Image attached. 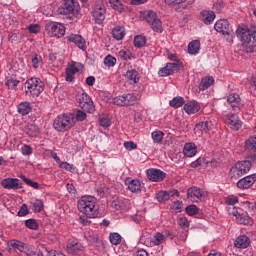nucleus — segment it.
I'll use <instances>...</instances> for the list:
<instances>
[{
  "label": "nucleus",
  "instance_id": "obj_1",
  "mask_svg": "<svg viewBox=\"0 0 256 256\" xmlns=\"http://www.w3.org/2000/svg\"><path fill=\"white\" fill-rule=\"evenodd\" d=\"M78 211L84 213V216L79 217L82 225H91L89 219H95L99 215V206H97L93 197H84L78 201Z\"/></svg>",
  "mask_w": 256,
  "mask_h": 256
},
{
  "label": "nucleus",
  "instance_id": "obj_2",
  "mask_svg": "<svg viewBox=\"0 0 256 256\" xmlns=\"http://www.w3.org/2000/svg\"><path fill=\"white\" fill-rule=\"evenodd\" d=\"M237 37L240 38L242 46L245 47L247 53H253L256 47V26L246 29L238 27L236 30Z\"/></svg>",
  "mask_w": 256,
  "mask_h": 256
},
{
  "label": "nucleus",
  "instance_id": "obj_3",
  "mask_svg": "<svg viewBox=\"0 0 256 256\" xmlns=\"http://www.w3.org/2000/svg\"><path fill=\"white\" fill-rule=\"evenodd\" d=\"M252 165L253 164L251 163V160H243L237 162L234 166L230 168L229 175L231 179L237 181V179H240V177H243V175H247V173L251 171Z\"/></svg>",
  "mask_w": 256,
  "mask_h": 256
},
{
  "label": "nucleus",
  "instance_id": "obj_4",
  "mask_svg": "<svg viewBox=\"0 0 256 256\" xmlns=\"http://www.w3.org/2000/svg\"><path fill=\"white\" fill-rule=\"evenodd\" d=\"M74 125H75V118H73V114L59 115L54 120V123H53L54 129L61 133H65V131H69V129H71V127H73Z\"/></svg>",
  "mask_w": 256,
  "mask_h": 256
},
{
  "label": "nucleus",
  "instance_id": "obj_5",
  "mask_svg": "<svg viewBox=\"0 0 256 256\" xmlns=\"http://www.w3.org/2000/svg\"><path fill=\"white\" fill-rule=\"evenodd\" d=\"M214 29L217 31V33H222V35H225L227 37L226 41H228V43H233V35H235V32L233 31V26H231L229 20H218L214 25Z\"/></svg>",
  "mask_w": 256,
  "mask_h": 256
},
{
  "label": "nucleus",
  "instance_id": "obj_6",
  "mask_svg": "<svg viewBox=\"0 0 256 256\" xmlns=\"http://www.w3.org/2000/svg\"><path fill=\"white\" fill-rule=\"evenodd\" d=\"M25 85H27L26 94L32 95V97H39L43 91H45L44 83L39 78H30L26 81Z\"/></svg>",
  "mask_w": 256,
  "mask_h": 256
},
{
  "label": "nucleus",
  "instance_id": "obj_7",
  "mask_svg": "<svg viewBox=\"0 0 256 256\" xmlns=\"http://www.w3.org/2000/svg\"><path fill=\"white\" fill-rule=\"evenodd\" d=\"M77 103H79V107L82 111H86V113H95V104H93V100L89 95L85 93L78 95Z\"/></svg>",
  "mask_w": 256,
  "mask_h": 256
},
{
  "label": "nucleus",
  "instance_id": "obj_8",
  "mask_svg": "<svg viewBox=\"0 0 256 256\" xmlns=\"http://www.w3.org/2000/svg\"><path fill=\"white\" fill-rule=\"evenodd\" d=\"M79 2L77 0H63L61 7L59 8L60 15H73V13H79Z\"/></svg>",
  "mask_w": 256,
  "mask_h": 256
},
{
  "label": "nucleus",
  "instance_id": "obj_9",
  "mask_svg": "<svg viewBox=\"0 0 256 256\" xmlns=\"http://www.w3.org/2000/svg\"><path fill=\"white\" fill-rule=\"evenodd\" d=\"M45 31H47L49 37H57V39L65 35V26L61 23L51 22L46 24Z\"/></svg>",
  "mask_w": 256,
  "mask_h": 256
},
{
  "label": "nucleus",
  "instance_id": "obj_10",
  "mask_svg": "<svg viewBox=\"0 0 256 256\" xmlns=\"http://www.w3.org/2000/svg\"><path fill=\"white\" fill-rule=\"evenodd\" d=\"M147 178L149 181L159 183L167 177V174L159 169L151 168L146 171Z\"/></svg>",
  "mask_w": 256,
  "mask_h": 256
},
{
  "label": "nucleus",
  "instance_id": "obj_11",
  "mask_svg": "<svg viewBox=\"0 0 256 256\" xmlns=\"http://www.w3.org/2000/svg\"><path fill=\"white\" fill-rule=\"evenodd\" d=\"M3 189H23V182L19 178H6L1 181Z\"/></svg>",
  "mask_w": 256,
  "mask_h": 256
},
{
  "label": "nucleus",
  "instance_id": "obj_12",
  "mask_svg": "<svg viewBox=\"0 0 256 256\" xmlns=\"http://www.w3.org/2000/svg\"><path fill=\"white\" fill-rule=\"evenodd\" d=\"M175 195L179 197V190L160 191L156 194V199L159 203H165V201H169Z\"/></svg>",
  "mask_w": 256,
  "mask_h": 256
},
{
  "label": "nucleus",
  "instance_id": "obj_13",
  "mask_svg": "<svg viewBox=\"0 0 256 256\" xmlns=\"http://www.w3.org/2000/svg\"><path fill=\"white\" fill-rule=\"evenodd\" d=\"M105 13H106L105 6L95 7L94 11L92 12V15L97 25H103V22L105 21Z\"/></svg>",
  "mask_w": 256,
  "mask_h": 256
},
{
  "label": "nucleus",
  "instance_id": "obj_14",
  "mask_svg": "<svg viewBox=\"0 0 256 256\" xmlns=\"http://www.w3.org/2000/svg\"><path fill=\"white\" fill-rule=\"evenodd\" d=\"M256 181V174H252L240 179L237 182L238 189H249Z\"/></svg>",
  "mask_w": 256,
  "mask_h": 256
},
{
  "label": "nucleus",
  "instance_id": "obj_15",
  "mask_svg": "<svg viewBox=\"0 0 256 256\" xmlns=\"http://www.w3.org/2000/svg\"><path fill=\"white\" fill-rule=\"evenodd\" d=\"M68 41H70V43H74V45H77L78 49H82V51H85V49H87L85 39L81 35L71 34L68 37Z\"/></svg>",
  "mask_w": 256,
  "mask_h": 256
},
{
  "label": "nucleus",
  "instance_id": "obj_16",
  "mask_svg": "<svg viewBox=\"0 0 256 256\" xmlns=\"http://www.w3.org/2000/svg\"><path fill=\"white\" fill-rule=\"evenodd\" d=\"M209 129H211V123L209 121L200 122L195 125L194 133L198 137H201L202 134L209 133Z\"/></svg>",
  "mask_w": 256,
  "mask_h": 256
},
{
  "label": "nucleus",
  "instance_id": "obj_17",
  "mask_svg": "<svg viewBox=\"0 0 256 256\" xmlns=\"http://www.w3.org/2000/svg\"><path fill=\"white\" fill-rule=\"evenodd\" d=\"M233 215H234V217H236V219L238 220V223H240V225H250L251 226L255 223L253 221V218H251L247 214H241L237 210L233 212Z\"/></svg>",
  "mask_w": 256,
  "mask_h": 256
},
{
  "label": "nucleus",
  "instance_id": "obj_18",
  "mask_svg": "<svg viewBox=\"0 0 256 256\" xmlns=\"http://www.w3.org/2000/svg\"><path fill=\"white\" fill-rule=\"evenodd\" d=\"M249 245H251V240L247 235L238 236L234 242V247H237V249H247Z\"/></svg>",
  "mask_w": 256,
  "mask_h": 256
},
{
  "label": "nucleus",
  "instance_id": "obj_19",
  "mask_svg": "<svg viewBox=\"0 0 256 256\" xmlns=\"http://www.w3.org/2000/svg\"><path fill=\"white\" fill-rule=\"evenodd\" d=\"M125 185H127L129 191H131L132 193H137L141 191V182L137 179L127 178L125 180Z\"/></svg>",
  "mask_w": 256,
  "mask_h": 256
},
{
  "label": "nucleus",
  "instance_id": "obj_20",
  "mask_svg": "<svg viewBox=\"0 0 256 256\" xmlns=\"http://www.w3.org/2000/svg\"><path fill=\"white\" fill-rule=\"evenodd\" d=\"M227 103L231 105L232 109L234 111H237V109H241V98L239 97V94H231L227 98Z\"/></svg>",
  "mask_w": 256,
  "mask_h": 256
},
{
  "label": "nucleus",
  "instance_id": "obj_21",
  "mask_svg": "<svg viewBox=\"0 0 256 256\" xmlns=\"http://www.w3.org/2000/svg\"><path fill=\"white\" fill-rule=\"evenodd\" d=\"M200 15L202 16V21L205 25H211L215 21V12L211 10H203Z\"/></svg>",
  "mask_w": 256,
  "mask_h": 256
},
{
  "label": "nucleus",
  "instance_id": "obj_22",
  "mask_svg": "<svg viewBox=\"0 0 256 256\" xmlns=\"http://www.w3.org/2000/svg\"><path fill=\"white\" fill-rule=\"evenodd\" d=\"M215 83V78L213 76H206L201 79V82L199 84V90L200 91H206V89H209L211 85Z\"/></svg>",
  "mask_w": 256,
  "mask_h": 256
},
{
  "label": "nucleus",
  "instance_id": "obj_23",
  "mask_svg": "<svg viewBox=\"0 0 256 256\" xmlns=\"http://www.w3.org/2000/svg\"><path fill=\"white\" fill-rule=\"evenodd\" d=\"M185 157H195L197 155V146L194 143H186L183 148Z\"/></svg>",
  "mask_w": 256,
  "mask_h": 256
},
{
  "label": "nucleus",
  "instance_id": "obj_24",
  "mask_svg": "<svg viewBox=\"0 0 256 256\" xmlns=\"http://www.w3.org/2000/svg\"><path fill=\"white\" fill-rule=\"evenodd\" d=\"M66 249L70 255H78L80 251H83V246L79 243L68 242Z\"/></svg>",
  "mask_w": 256,
  "mask_h": 256
},
{
  "label": "nucleus",
  "instance_id": "obj_25",
  "mask_svg": "<svg viewBox=\"0 0 256 256\" xmlns=\"http://www.w3.org/2000/svg\"><path fill=\"white\" fill-rule=\"evenodd\" d=\"M228 125H230V127L234 131H239V129H241L242 122H241V120H239V116L233 114L228 119Z\"/></svg>",
  "mask_w": 256,
  "mask_h": 256
},
{
  "label": "nucleus",
  "instance_id": "obj_26",
  "mask_svg": "<svg viewBox=\"0 0 256 256\" xmlns=\"http://www.w3.org/2000/svg\"><path fill=\"white\" fill-rule=\"evenodd\" d=\"M200 109H201V106H199V103H197V102H189L184 105V111L188 115L197 113Z\"/></svg>",
  "mask_w": 256,
  "mask_h": 256
},
{
  "label": "nucleus",
  "instance_id": "obj_27",
  "mask_svg": "<svg viewBox=\"0 0 256 256\" xmlns=\"http://www.w3.org/2000/svg\"><path fill=\"white\" fill-rule=\"evenodd\" d=\"M188 199H201L203 197V193L201 192V188L191 187L187 191Z\"/></svg>",
  "mask_w": 256,
  "mask_h": 256
},
{
  "label": "nucleus",
  "instance_id": "obj_28",
  "mask_svg": "<svg viewBox=\"0 0 256 256\" xmlns=\"http://www.w3.org/2000/svg\"><path fill=\"white\" fill-rule=\"evenodd\" d=\"M127 82L133 85V83H138L139 73L136 70H128L125 75Z\"/></svg>",
  "mask_w": 256,
  "mask_h": 256
},
{
  "label": "nucleus",
  "instance_id": "obj_29",
  "mask_svg": "<svg viewBox=\"0 0 256 256\" xmlns=\"http://www.w3.org/2000/svg\"><path fill=\"white\" fill-rule=\"evenodd\" d=\"M112 35L116 41H121L125 37V27L117 26L112 30Z\"/></svg>",
  "mask_w": 256,
  "mask_h": 256
},
{
  "label": "nucleus",
  "instance_id": "obj_30",
  "mask_svg": "<svg viewBox=\"0 0 256 256\" xmlns=\"http://www.w3.org/2000/svg\"><path fill=\"white\" fill-rule=\"evenodd\" d=\"M200 47L201 42L199 40H194L188 45V53H190V55H197V53H199Z\"/></svg>",
  "mask_w": 256,
  "mask_h": 256
},
{
  "label": "nucleus",
  "instance_id": "obj_31",
  "mask_svg": "<svg viewBox=\"0 0 256 256\" xmlns=\"http://www.w3.org/2000/svg\"><path fill=\"white\" fill-rule=\"evenodd\" d=\"M18 113L21 115H29L31 113V103L22 102L18 105Z\"/></svg>",
  "mask_w": 256,
  "mask_h": 256
},
{
  "label": "nucleus",
  "instance_id": "obj_32",
  "mask_svg": "<svg viewBox=\"0 0 256 256\" xmlns=\"http://www.w3.org/2000/svg\"><path fill=\"white\" fill-rule=\"evenodd\" d=\"M149 25H150L151 29L153 31H155V33H163V24L161 22V19L156 18Z\"/></svg>",
  "mask_w": 256,
  "mask_h": 256
},
{
  "label": "nucleus",
  "instance_id": "obj_33",
  "mask_svg": "<svg viewBox=\"0 0 256 256\" xmlns=\"http://www.w3.org/2000/svg\"><path fill=\"white\" fill-rule=\"evenodd\" d=\"M147 45V37L143 35H137L134 37V47L141 49V47H145Z\"/></svg>",
  "mask_w": 256,
  "mask_h": 256
},
{
  "label": "nucleus",
  "instance_id": "obj_34",
  "mask_svg": "<svg viewBox=\"0 0 256 256\" xmlns=\"http://www.w3.org/2000/svg\"><path fill=\"white\" fill-rule=\"evenodd\" d=\"M26 134L29 135V137H37V135H39V127L35 124H28L26 126Z\"/></svg>",
  "mask_w": 256,
  "mask_h": 256
},
{
  "label": "nucleus",
  "instance_id": "obj_35",
  "mask_svg": "<svg viewBox=\"0 0 256 256\" xmlns=\"http://www.w3.org/2000/svg\"><path fill=\"white\" fill-rule=\"evenodd\" d=\"M169 105L174 109H179V107L185 105V99L183 97H175L170 101Z\"/></svg>",
  "mask_w": 256,
  "mask_h": 256
},
{
  "label": "nucleus",
  "instance_id": "obj_36",
  "mask_svg": "<svg viewBox=\"0 0 256 256\" xmlns=\"http://www.w3.org/2000/svg\"><path fill=\"white\" fill-rule=\"evenodd\" d=\"M109 3L112 9H115V11H118V13H123L125 7L123 6V3L120 2V0H109Z\"/></svg>",
  "mask_w": 256,
  "mask_h": 256
},
{
  "label": "nucleus",
  "instance_id": "obj_37",
  "mask_svg": "<svg viewBox=\"0 0 256 256\" xmlns=\"http://www.w3.org/2000/svg\"><path fill=\"white\" fill-rule=\"evenodd\" d=\"M158 75L160 77H169V75H173V69H171V65L167 63L164 68L159 70Z\"/></svg>",
  "mask_w": 256,
  "mask_h": 256
},
{
  "label": "nucleus",
  "instance_id": "obj_38",
  "mask_svg": "<svg viewBox=\"0 0 256 256\" xmlns=\"http://www.w3.org/2000/svg\"><path fill=\"white\" fill-rule=\"evenodd\" d=\"M144 19L147 21V23L150 25L151 23H153V21H155L156 19H158L157 17V12L153 11V10H148L144 16Z\"/></svg>",
  "mask_w": 256,
  "mask_h": 256
},
{
  "label": "nucleus",
  "instance_id": "obj_39",
  "mask_svg": "<svg viewBox=\"0 0 256 256\" xmlns=\"http://www.w3.org/2000/svg\"><path fill=\"white\" fill-rule=\"evenodd\" d=\"M19 83L20 81L15 80L13 77H6L5 79V85L8 87V89H15Z\"/></svg>",
  "mask_w": 256,
  "mask_h": 256
},
{
  "label": "nucleus",
  "instance_id": "obj_40",
  "mask_svg": "<svg viewBox=\"0 0 256 256\" xmlns=\"http://www.w3.org/2000/svg\"><path fill=\"white\" fill-rule=\"evenodd\" d=\"M25 227L37 231V229H39V223H37V220L30 218L25 221Z\"/></svg>",
  "mask_w": 256,
  "mask_h": 256
},
{
  "label": "nucleus",
  "instance_id": "obj_41",
  "mask_svg": "<svg viewBox=\"0 0 256 256\" xmlns=\"http://www.w3.org/2000/svg\"><path fill=\"white\" fill-rule=\"evenodd\" d=\"M124 101L126 103V107H131V105H135V103H137V96L127 94L124 96Z\"/></svg>",
  "mask_w": 256,
  "mask_h": 256
},
{
  "label": "nucleus",
  "instance_id": "obj_42",
  "mask_svg": "<svg viewBox=\"0 0 256 256\" xmlns=\"http://www.w3.org/2000/svg\"><path fill=\"white\" fill-rule=\"evenodd\" d=\"M110 239V243H112V245H119L121 243V235L117 232H113L110 234L109 236Z\"/></svg>",
  "mask_w": 256,
  "mask_h": 256
},
{
  "label": "nucleus",
  "instance_id": "obj_43",
  "mask_svg": "<svg viewBox=\"0 0 256 256\" xmlns=\"http://www.w3.org/2000/svg\"><path fill=\"white\" fill-rule=\"evenodd\" d=\"M185 211L187 215L193 217V215H197L199 213V208L195 204H191L185 208Z\"/></svg>",
  "mask_w": 256,
  "mask_h": 256
},
{
  "label": "nucleus",
  "instance_id": "obj_44",
  "mask_svg": "<svg viewBox=\"0 0 256 256\" xmlns=\"http://www.w3.org/2000/svg\"><path fill=\"white\" fill-rule=\"evenodd\" d=\"M164 135L165 133H163V131H154L152 132V139L155 143H161Z\"/></svg>",
  "mask_w": 256,
  "mask_h": 256
},
{
  "label": "nucleus",
  "instance_id": "obj_45",
  "mask_svg": "<svg viewBox=\"0 0 256 256\" xmlns=\"http://www.w3.org/2000/svg\"><path fill=\"white\" fill-rule=\"evenodd\" d=\"M32 207L34 208V213H41L45 205L42 200L37 199L34 203H32Z\"/></svg>",
  "mask_w": 256,
  "mask_h": 256
},
{
  "label": "nucleus",
  "instance_id": "obj_46",
  "mask_svg": "<svg viewBox=\"0 0 256 256\" xmlns=\"http://www.w3.org/2000/svg\"><path fill=\"white\" fill-rule=\"evenodd\" d=\"M8 245L12 247V249H18V251H23V249H25V246L19 240H11Z\"/></svg>",
  "mask_w": 256,
  "mask_h": 256
},
{
  "label": "nucleus",
  "instance_id": "obj_47",
  "mask_svg": "<svg viewBox=\"0 0 256 256\" xmlns=\"http://www.w3.org/2000/svg\"><path fill=\"white\" fill-rule=\"evenodd\" d=\"M116 63H117V58L111 55L106 56L104 59V65H106L107 67H115Z\"/></svg>",
  "mask_w": 256,
  "mask_h": 256
},
{
  "label": "nucleus",
  "instance_id": "obj_48",
  "mask_svg": "<svg viewBox=\"0 0 256 256\" xmlns=\"http://www.w3.org/2000/svg\"><path fill=\"white\" fill-rule=\"evenodd\" d=\"M113 105H117L118 107H127L125 103V95L115 97L113 99Z\"/></svg>",
  "mask_w": 256,
  "mask_h": 256
},
{
  "label": "nucleus",
  "instance_id": "obj_49",
  "mask_svg": "<svg viewBox=\"0 0 256 256\" xmlns=\"http://www.w3.org/2000/svg\"><path fill=\"white\" fill-rule=\"evenodd\" d=\"M42 61L43 58L39 56V54H35L34 57H32V64L34 69H39V67H41Z\"/></svg>",
  "mask_w": 256,
  "mask_h": 256
},
{
  "label": "nucleus",
  "instance_id": "obj_50",
  "mask_svg": "<svg viewBox=\"0 0 256 256\" xmlns=\"http://www.w3.org/2000/svg\"><path fill=\"white\" fill-rule=\"evenodd\" d=\"M26 215H29V209L27 208V204H22L18 211V217H26Z\"/></svg>",
  "mask_w": 256,
  "mask_h": 256
},
{
  "label": "nucleus",
  "instance_id": "obj_51",
  "mask_svg": "<svg viewBox=\"0 0 256 256\" xmlns=\"http://www.w3.org/2000/svg\"><path fill=\"white\" fill-rule=\"evenodd\" d=\"M245 207L249 209V213L253 214L256 213V202H244Z\"/></svg>",
  "mask_w": 256,
  "mask_h": 256
},
{
  "label": "nucleus",
  "instance_id": "obj_52",
  "mask_svg": "<svg viewBox=\"0 0 256 256\" xmlns=\"http://www.w3.org/2000/svg\"><path fill=\"white\" fill-rule=\"evenodd\" d=\"M85 110H77L76 112V120L78 121H85L87 119V113Z\"/></svg>",
  "mask_w": 256,
  "mask_h": 256
},
{
  "label": "nucleus",
  "instance_id": "obj_53",
  "mask_svg": "<svg viewBox=\"0 0 256 256\" xmlns=\"http://www.w3.org/2000/svg\"><path fill=\"white\" fill-rule=\"evenodd\" d=\"M112 207L113 209H116V211H121V209L125 207V204L120 200H114L112 201Z\"/></svg>",
  "mask_w": 256,
  "mask_h": 256
},
{
  "label": "nucleus",
  "instance_id": "obj_54",
  "mask_svg": "<svg viewBox=\"0 0 256 256\" xmlns=\"http://www.w3.org/2000/svg\"><path fill=\"white\" fill-rule=\"evenodd\" d=\"M154 239H155V245H161V243L165 241V234H161L158 232L155 234Z\"/></svg>",
  "mask_w": 256,
  "mask_h": 256
},
{
  "label": "nucleus",
  "instance_id": "obj_55",
  "mask_svg": "<svg viewBox=\"0 0 256 256\" xmlns=\"http://www.w3.org/2000/svg\"><path fill=\"white\" fill-rule=\"evenodd\" d=\"M170 65V68L172 69L173 73H175V71H181V69L183 68V63L176 62V63H168Z\"/></svg>",
  "mask_w": 256,
  "mask_h": 256
},
{
  "label": "nucleus",
  "instance_id": "obj_56",
  "mask_svg": "<svg viewBox=\"0 0 256 256\" xmlns=\"http://www.w3.org/2000/svg\"><path fill=\"white\" fill-rule=\"evenodd\" d=\"M66 72L70 73V75H75L79 73V68L75 66V62H72V65L66 68Z\"/></svg>",
  "mask_w": 256,
  "mask_h": 256
},
{
  "label": "nucleus",
  "instance_id": "obj_57",
  "mask_svg": "<svg viewBox=\"0 0 256 256\" xmlns=\"http://www.w3.org/2000/svg\"><path fill=\"white\" fill-rule=\"evenodd\" d=\"M175 210L176 213L181 212V209H183V202L176 201L172 204L171 210Z\"/></svg>",
  "mask_w": 256,
  "mask_h": 256
},
{
  "label": "nucleus",
  "instance_id": "obj_58",
  "mask_svg": "<svg viewBox=\"0 0 256 256\" xmlns=\"http://www.w3.org/2000/svg\"><path fill=\"white\" fill-rule=\"evenodd\" d=\"M59 167L66 171H73V164H69L68 162H60Z\"/></svg>",
  "mask_w": 256,
  "mask_h": 256
},
{
  "label": "nucleus",
  "instance_id": "obj_59",
  "mask_svg": "<svg viewBox=\"0 0 256 256\" xmlns=\"http://www.w3.org/2000/svg\"><path fill=\"white\" fill-rule=\"evenodd\" d=\"M125 149H128V151H133V149H137V144L133 141H128L124 143Z\"/></svg>",
  "mask_w": 256,
  "mask_h": 256
},
{
  "label": "nucleus",
  "instance_id": "obj_60",
  "mask_svg": "<svg viewBox=\"0 0 256 256\" xmlns=\"http://www.w3.org/2000/svg\"><path fill=\"white\" fill-rule=\"evenodd\" d=\"M29 31L30 33H39L41 31V27L39 26V24H31L29 26Z\"/></svg>",
  "mask_w": 256,
  "mask_h": 256
},
{
  "label": "nucleus",
  "instance_id": "obj_61",
  "mask_svg": "<svg viewBox=\"0 0 256 256\" xmlns=\"http://www.w3.org/2000/svg\"><path fill=\"white\" fill-rule=\"evenodd\" d=\"M99 123L101 127H109L111 125V120L109 118H101Z\"/></svg>",
  "mask_w": 256,
  "mask_h": 256
},
{
  "label": "nucleus",
  "instance_id": "obj_62",
  "mask_svg": "<svg viewBox=\"0 0 256 256\" xmlns=\"http://www.w3.org/2000/svg\"><path fill=\"white\" fill-rule=\"evenodd\" d=\"M226 203L227 205H235V203H239V198L236 196L229 197L227 198Z\"/></svg>",
  "mask_w": 256,
  "mask_h": 256
},
{
  "label": "nucleus",
  "instance_id": "obj_63",
  "mask_svg": "<svg viewBox=\"0 0 256 256\" xmlns=\"http://www.w3.org/2000/svg\"><path fill=\"white\" fill-rule=\"evenodd\" d=\"M178 224L180 227H189V220L187 218H179Z\"/></svg>",
  "mask_w": 256,
  "mask_h": 256
},
{
  "label": "nucleus",
  "instance_id": "obj_64",
  "mask_svg": "<svg viewBox=\"0 0 256 256\" xmlns=\"http://www.w3.org/2000/svg\"><path fill=\"white\" fill-rule=\"evenodd\" d=\"M46 256H65V255L61 252H57L56 250H49L47 251Z\"/></svg>",
  "mask_w": 256,
  "mask_h": 256
}]
</instances>
